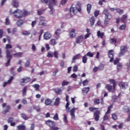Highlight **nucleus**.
Wrapping results in <instances>:
<instances>
[{"instance_id":"0eeeda50","label":"nucleus","mask_w":130,"mask_h":130,"mask_svg":"<svg viewBox=\"0 0 130 130\" xmlns=\"http://www.w3.org/2000/svg\"><path fill=\"white\" fill-rule=\"evenodd\" d=\"M67 112H70V115L71 116L72 119H75V113L76 109L75 108H73L72 110H70V108L69 107L68 108H66Z\"/></svg>"},{"instance_id":"c756f323","label":"nucleus","mask_w":130,"mask_h":130,"mask_svg":"<svg viewBox=\"0 0 130 130\" xmlns=\"http://www.w3.org/2000/svg\"><path fill=\"white\" fill-rule=\"evenodd\" d=\"M112 119L113 120H117L118 119V115L116 113H113L112 114Z\"/></svg>"},{"instance_id":"79ce46f5","label":"nucleus","mask_w":130,"mask_h":130,"mask_svg":"<svg viewBox=\"0 0 130 130\" xmlns=\"http://www.w3.org/2000/svg\"><path fill=\"white\" fill-rule=\"evenodd\" d=\"M87 56L85 55L84 56L82 57V62L84 63H86L87 62Z\"/></svg>"},{"instance_id":"412c9836","label":"nucleus","mask_w":130,"mask_h":130,"mask_svg":"<svg viewBox=\"0 0 130 130\" xmlns=\"http://www.w3.org/2000/svg\"><path fill=\"white\" fill-rule=\"evenodd\" d=\"M51 38V35L48 32H46L44 34V38L45 40H49Z\"/></svg>"},{"instance_id":"09e8293b","label":"nucleus","mask_w":130,"mask_h":130,"mask_svg":"<svg viewBox=\"0 0 130 130\" xmlns=\"http://www.w3.org/2000/svg\"><path fill=\"white\" fill-rule=\"evenodd\" d=\"M30 60H28L25 62V67L28 68L30 66Z\"/></svg>"},{"instance_id":"6e6d98bb","label":"nucleus","mask_w":130,"mask_h":130,"mask_svg":"<svg viewBox=\"0 0 130 130\" xmlns=\"http://www.w3.org/2000/svg\"><path fill=\"white\" fill-rule=\"evenodd\" d=\"M47 56L48 57H53V54L50 51H49V52H48V54H47Z\"/></svg>"},{"instance_id":"a18cd8bd","label":"nucleus","mask_w":130,"mask_h":130,"mask_svg":"<svg viewBox=\"0 0 130 130\" xmlns=\"http://www.w3.org/2000/svg\"><path fill=\"white\" fill-rule=\"evenodd\" d=\"M34 88H35L36 90H38L40 88V85L39 84H36L32 86Z\"/></svg>"},{"instance_id":"5701e85b","label":"nucleus","mask_w":130,"mask_h":130,"mask_svg":"<svg viewBox=\"0 0 130 130\" xmlns=\"http://www.w3.org/2000/svg\"><path fill=\"white\" fill-rule=\"evenodd\" d=\"M22 81L20 82V84L24 83H27L30 81V79L29 77H25L21 79Z\"/></svg>"},{"instance_id":"f8f14e48","label":"nucleus","mask_w":130,"mask_h":130,"mask_svg":"<svg viewBox=\"0 0 130 130\" xmlns=\"http://www.w3.org/2000/svg\"><path fill=\"white\" fill-rule=\"evenodd\" d=\"M108 55L109 57L111 58V59L110 60V62H112L114 60L113 50H109L108 53Z\"/></svg>"},{"instance_id":"69168bd1","label":"nucleus","mask_w":130,"mask_h":130,"mask_svg":"<svg viewBox=\"0 0 130 130\" xmlns=\"http://www.w3.org/2000/svg\"><path fill=\"white\" fill-rule=\"evenodd\" d=\"M91 34V33H88V34H87L86 35H85L84 39L86 40L87 38H88L90 36Z\"/></svg>"},{"instance_id":"3c124183","label":"nucleus","mask_w":130,"mask_h":130,"mask_svg":"<svg viewBox=\"0 0 130 130\" xmlns=\"http://www.w3.org/2000/svg\"><path fill=\"white\" fill-rule=\"evenodd\" d=\"M126 28V25L125 24H122L121 25L120 27H119V29L120 30H124Z\"/></svg>"},{"instance_id":"5fc2aeb1","label":"nucleus","mask_w":130,"mask_h":130,"mask_svg":"<svg viewBox=\"0 0 130 130\" xmlns=\"http://www.w3.org/2000/svg\"><path fill=\"white\" fill-rule=\"evenodd\" d=\"M44 10L42 9H40L37 12H38V14L39 15H41L42 14H43L44 13Z\"/></svg>"},{"instance_id":"473e14b6","label":"nucleus","mask_w":130,"mask_h":130,"mask_svg":"<svg viewBox=\"0 0 130 130\" xmlns=\"http://www.w3.org/2000/svg\"><path fill=\"white\" fill-rule=\"evenodd\" d=\"M50 44L52 46H55L57 44V42L55 39H52L50 41Z\"/></svg>"},{"instance_id":"72a5a7b5","label":"nucleus","mask_w":130,"mask_h":130,"mask_svg":"<svg viewBox=\"0 0 130 130\" xmlns=\"http://www.w3.org/2000/svg\"><path fill=\"white\" fill-rule=\"evenodd\" d=\"M60 99L59 98L57 97L56 100H55V101L54 102V105L55 106H58L59 105V103H60Z\"/></svg>"},{"instance_id":"6ab92c4d","label":"nucleus","mask_w":130,"mask_h":130,"mask_svg":"<svg viewBox=\"0 0 130 130\" xmlns=\"http://www.w3.org/2000/svg\"><path fill=\"white\" fill-rule=\"evenodd\" d=\"M123 111L125 112V113H130V108L127 106H124L123 108Z\"/></svg>"},{"instance_id":"f03ea898","label":"nucleus","mask_w":130,"mask_h":130,"mask_svg":"<svg viewBox=\"0 0 130 130\" xmlns=\"http://www.w3.org/2000/svg\"><path fill=\"white\" fill-rule=\"evenodd\" d=\"M42 3L48 4L49 3L48 7L50 9V13L51 14H53L54 12L53 6H56L57 2L55 0H41Z\"/></svg>"},{"instance_id":"9d476101","label":"nucleus","mask_w":130,"mask_h":130,"mask_svg":"<svg viewBox=\"0 0 130 130\" xmlns=\"http://www.w3.org/2000/svg\"><path fill=\"white\" fill-rule=\"evenodd\" d=\"M81 7L80 6L79 8H77V7H72L70 8V12H73V13L75 15H76L78 12H81Z\"/></svg>"},{"instance_id":"49530a36","label":"nucleus","mask_w":130,"mask_h":130,"mask_svg":"<svg viewBox=\"0 0 130 130\" xmlns=\"http://www.w3.org/2000/svg\"><path fill=\"white\" fill-rule=\"evenodd\" d=\"M86 56H89L90 57H92L94 55L93 53H91L90 52H88L86 55Z\"/></svg>"},{"instance_id":"dca6fc26","label":"nucleus","mask_w":130,"mask_h":130,"mask_svg":"<svg viewBox=\"0 0 130 130\" xmlns=\"http://www.w3.org/2000/svg\"><path fill=\"white\" fill-rule=\"evenodd\" d=\"M119 86L120 87H122L123 89H125L126 87L128 86V85L127 82H120L119 83Z\"/></svg>"},{"instance_id":"bb28decb","label":"nucleus","mask_w":130,"mask_h":130,"mask_svg":"<svg viewBox=\"0 0 130 130\" xmlns=\"http://www.w3.org/2000/svg\"><path fill=\"white\" fill-rule=\"evenodd\" d=\"M54 91L56 94H61L62 93V89L60 88H55Z\"/></svg>"},{"instance_id":"4468645a","label":"nucleus","mask_w":130,"mask_h":130,"mask_svg":"<svg viewBox=\"0 0 130 130\" xmlns=\"http://www.w3.org/2000/svg\"><path fill=\"white\" fill-rule=\"evenodd\" d=\"M39 20L40 22L39 23V25L46 26V23L45 22V18L44 17H40Z\"/></svg>"},{"instance_id":"1a4fd4ad","label":"nucleus","mask_w":130,"mask_h":130,"mask_svg":"<svg viewBox=\"0 0 130 130\" xmlns=\"http://www.w3.org/2000/svg\"><path fill=\"white\" fill-rule=\"evenodd\" d=\"M127 50V47L126 46H122L120 47V52L119 53V57H121L124 55L125 52Z\"/></svg>"},{"instance_id":"9b49d317","label":"nucleus","mask_w":130,"mask_h":130,"mask_svg":"<svg viewBox=\"0 0 130 130\" xmlns=\"http://www.w3.org/2000/svg\"><path fill=\"white\" fill-rule=\"evenodd\" d=\"M15 78L13 76H11L10 78L7 81V82H5L3 84V86L4 87H6L7 85L11 84L12 83V81L14 80Z\"/></svg>"},{"instance_id":"39448f33","label":"nucleus","mask_w":130,"mask_h":130,"mask_svg":"<svg viewBox=\"0 0 130 130\" xmlns=\"http://www.w3.org/2000/svg\"><path fill=\"white\" fill-rule=\"evenodd\" d=\"M45 124L50 127V130H58L59 127L55 126V122L51 120L45 121Z\"/></svg>"},{"instance_id":"e433bc0d","label":"nucleus","mask_w":130,"mask_h":130,"mask_svg":"<svg viewBox=\"0 0 130 130\" xmlns=\"http://www.w3.org/2000/svg\"><path fill=\"white\" fill-rule=\"evenodd\" d=\"M23 23H24L23 20L20 19V20H18V21L17 22L16 24H17V25H18L19 26H21L23 24Z\"/></svg>"},{"instance_id":"cd10ccee","label":"nucleus","mask_w":130,"mask_h":130,"mask_svg":"<svg viewBox=\"0 0 130 130\" xmlns=\"http://www.w3.org/2000/svg\"><path fill=\"white\" fill-rule=\"evenodd\" d=\"M105 88L109 91H111L112 89H113V86H112L110 84H107L105 86Z\"/></svg>"},{"instance_id":"13d9d810","label":"nucleus","mask_w":130,"mask_h":130,"mask_svg":"<svg viewBox=\"0 0 130 130\" xmlns=\"http://www.w3.org/2000/svg\"><path fill=\"white\" fill-rule=\"evenodd\" d=\"M30 14V13L26 11H24L23 12V16H27V15H29Z\"/></svg>"},{"instance_id":"de8ad7c7","label":"nucleus","mask_w":130,"mask_h":130,"mask_svg":"<svg viewBox=\"0 0 130 130\" xmlns=\"http://www.w3.org/2000/svg\"><path fill=\"white\" fill-rule=\"evenodd\" d=\"M100 100L99 99H95L94 100V104L95 105H99L100 104Z\"/></svg>"},{"instance_id":"4be33fe9","label":"nucleus","mask_w":130,"mask_h":130,"mask_svg":"<svg viewBox=\"0 0 130 130\" xmlns=\"http://www.w3.org/2000/svg\"><path fill=\"white\" fill-rule=\"evenodd\" d=\"M76 33L75 30L74 29H72L70 32V36L71 39H73L75 37Z\"/></svg>"},{"instance_id":"423d86ee","label":"nucleus","mask_w":130,"mask_h":130,"mask_svg":"<svg viewBox=\"0 0 130 130\" xmlns=\"http://www.w3.org/2000/svg\"><path fill=\"white\" fill-rule=\"evenodd\" d=\"M13 14H15L14 16L17 19H21L23 17V12L19 9L14 11Z\"/></svg>"},{"instance_id":"f3484780","label":"nucleus","mask_w":130,"mask_h":130,"mask_svg":"<svg viewBox=\"0 0 130 130\" xmlns=\"http://www.w3.org/2000/svg\"><path fill=\"white\" fill-rule=\"evenodd\" d=\"M53 101L51 99L47 98L45 101V104L46 106H51Z\"/></svg>"},{"instance_id":"4c0bfd02","label":"nucleus","mask_w":130,"mask_h":130,"mask_svg":"<svg viewBox=\"0 0 130 130\" xmlns=\"http://www.w3.org/2000/svg\"><path fill=\"white\" fill-rule=\"evenodd\" d=\"M26 91H27V87L26 86H25L22 90V95L23 96H25L26 95Z\"/></svg>"},{"instance_id":"a19ab883","label":"nucleus","mask_w":130,"mask_h":130,"mask_svg":"<svg viewBox=\"0 0 130 130\" xmlns=\"http://www.w3.org/2000/svg\"><path fill=\"white\" fill-rule=\"evenodd\" d=\"M61 32V30L60 29H57L56 31L55 32V34L57 36V38L56 39H58L59 38V34H60Z\"/></svg>"},{"instance_id":"8fccbe9b","label":"nucleus","mask_w":130,"mask_h":130,"mask_svg":"<svg viewBox=\"0 0 130 130\" xmlns=\"http://www.w3.org/2000/svg\"><path fill=\"white\" fill-rule=\"evenodd\" d=\"M98 68L99 70H103L104 69V64H101L100 66H99Z\"/></svg>"},{"instance_id":"c03bdc74","label":"nucleus","mask_w":130,"mask_h":130,"mask_svg":"<svg viewBox=\"0 0 130 130\" xmlns=\"http://www.w3.org/2000/svg\"><path fill=\"white\" fill-rule=\"evenodd\" d=\"M96 25L97 26H101V27L103 28L104 26L103 25V23L100 21V20H99L97 23H96Z\"/></svg>"},{"instance_id":"f704fd0d","label":"nucleus","mask_w":130,"mask_h":130,"mask_svg":"<svg viewBox=\"0 0 130 130\" xmlns=\"http://www.w3.org/2000/svg\"><path fill=\"white\" fill-rule=\"evenodd\" d=\"M20 115L21 116V117L24 119V120H27V119H28V118L27 117V116L24 114V113H21Z\"/></svg>"},{"instance_id":"b1692460","label":"nucleus","mask_w":130,"mask_h":130,"mask_svg":"<svg viewBox=\"0 0 130 130\" xmlns=\"http://www.w3.org/2000/svg\"><path fill=\"white\" fill-rule=\"evenodd\" d=\"M26 127L25 125L19 124L17 126V130H25Z\"/></svg>"},{"instance_id":"c9c22d12","label":"nucleus","mask_w":130,"mask_h":130,"mask_svg":"<svg viewBox=\"0 0 130 130\" xmlns=\"http://www.w3.org/2000/svg\"><path fill=\"white\" fill-rule=\"evenodd\" d=\"M117 39H114V38H111L110 41V44H115V45L116 46V43H117Z\"/></svg>"},{"instance_id":"338daca9","label":"nucleus","mask_w":130,"mask_h":130,"mask_svg":"<svg viewBox=\"0 0 130 130\" xmlns=\"http://www.w3.org/2000/svg\"><path fill=\"white\" fill-rule=\"evenodd\" d=\"M67 2H68V0H62L61 1L60 4L62 5H64Z\"/></svg>"},{"instance_id":"20e7f679","label":"nucleus","mask_w":130,"mask_h":130,"mask_svg":"<svg viewBox=\"0 0 130 130\" xmlns=\"http://www.w3.org/2000/svg\"><path fill=\"white\" fill-rule=\"evenodd\" d=\"M98 109V108H95L94 107H90L89 108V110L90 111V112H92V111H94V110H96V111L93 113V116L95 121H99L100 117V111L97 110Z\"/></svg>"},{"instance_id":"4d7b16f0","label":"nucleus","mask_w":130,"mask_h":130,"mask_svg":"<svg viewBox=\"0 0 130 130\" xmlns=\"http://www.w3.org/2000/svg\"><path fill=\"white\" fill-rule=\"evenodd\" d=\"M68 84H69V82L68 81H63L62 82V84H61L62 86H66V85H68Z\"/></svg>"},{"instance_id":"7ed1b4c3","label":"nucleus","mask_w":130,"mask_h":130,"mask_svg":"<svg viewBox=\"0 0 130 130\" xmlns=\"http://www.w3.org/2000/svg\"><path fill=\"white\" fill-rule=\"evenodd\" d=\"M104 15H105V20H104V24L107 25L109 24V21L111 20L112 18V16L111 15L109 10L107 9H105L103 12Z\"/></svg>"},{"instance_id":"864d4df0","label":"nucleus","mask_w":130,"mask_h":130,"mask_svg":"<svg viewBox=\"0 0 130 130\" xmlns=\"http://www.w3.org/2000/svg\"><path fill=\"white\" fill-rule=\"evenodd\" d=\"M122 66L123 65L121 63H118V64H117V69L118 70H120L122 69Z\"/></svg>"},{"instance_id":"a878e982","label":"nucleus","mask_w":130,"mask_h":130,"mask_svg":"<svg viewBox=\"0 0 130 130\" xmlns=\"http://www.w3.org/2000/svg\"><path fill=\"white\" fill-rule=\"evenodd\" d=\"M12 5L14 7L18 8V7H19V2L17 0H13L12 1Z\"/></svg>"},{"instance_id":"774afa93","label":"nucleus","mask_w":130,"mask_h":130,"mask_svg":"<svg viewBox=\"0 0 130 130\" xmlns=\"http://www.w3.org/2000/svg\"><path fill=\"white\" fill-rule=\"evenodd\" d=\"M73 71L74 72H76L78 71V67L77 66H75L73 68Z\"/></svg>"},{"instance_id":"58836bf2","label":"nucleus","mask_w":130,"mask_h":130,"mask_svg":"<svg viewBox=\"0 0 130 130\" xmlns=\"http://www.w3.org/2000/svg\"><path fill=\"white\" fill-rule=\"evenodd\" d=\"M116 12L118 13L119 15H121L123 13V11L119 8H116Z\"/></svg>"},{"instance_id":"2f4dec72","label":"nucleus","mask_w":130,"mask_h":130,"mask_svg":"<svg viewBox=\"0 0 130 130\" xmlns=\"http://www.w3.org/2000/svg\"><path fill=\"white\" fill-rule=\"evenodd\" d=\"M91 8H92V6H91V4H87V11L88 14H90Z\"/></svg>"},{"instance_id":"e2e57ef3","label":"nucleus","mask_w":130,"mask_h":130,"mask_svg":"<svg viewBox=\"0 0 130 130\" xmlns=\"http://www.w3.org/2000/svg\"><path fill=\"white\" fill-rule=\"evenodd\" d=\"M10 20H9V19L6 18L5 20V24L7 25H10Z\"/></svg>"},{"instance_id":"a211bd4d","label":"nucleus","mask_w":130,"mask_h":130,"mask_svg":"<svg viewBox=\"0 0 130 130\" xmlns=\"http://www.w3.org/2000/svg\"><path fill=\"white\" fill-rule=\"evenodd\" d=\"M108 81L111 84H113V90L114 91L115 89V86L116 84V81L114 79H109Z\"/></svg>"},{"instance_id":"603ef678","label":"nucleus","mask_w":130,"mask_h":130,"mask_svg":"<svg viewBox=\"0 0 130 130\" xmlns=\"http://www.w3.org/2000/svg\"><path fill=\"white\" fill-rule=\"evenodd\" d=\"M63 117H64L63 121L65 122V123H68V121L67 119V117L65 114H63Z\"/></svg>"},{"instance_id":"ddd939ff","label":"nucleus","mask_w":130,"mask_h":130,"mask_svg":"<svg viewBox=\"0 0 130 130\" xmlns=\"http://www.w3.org/2000/svg\"><path fill=\"white\" fill-rule=\"evenodd\" d=\"M84 37L83 35H80L76 38V43L77 44H80L83 41Z\"/></svg>"},{"instance_id":"052dcab7","label":"nucleus","mask_w":130,"mask_h":130,"mask_svg":"<svg viewBox=\"0 0 130 130\" xmlns=\"http://www.w3.org/2000/svg\"><path fill=\"white\" fill-rule=\"evenodd\" d=\"M82 84H83V86L88 85V80H85L83 81V82H82Z\"/></svg>"},{"instance_id":"37998d69","label":"nucleus","mask_w":130,"mask_h":130,"mask_svg":"<svg viewBox=\"0 0 130 130\" xmlns=\"http://www.w3.org/2000/svg\"><path fill=\"white\" fill-rule=\"evenodd\" d=\"M30 34V32L29 31L24 30L22 32V35L24 36H28Z\"/></svg>"},{"instance_id":"393cba45","label":"nucleus","mask_w":130,"mask_h":130,"mask_svg":"<svg viewBox=\"0 0 130 130\" xmlns=\"http://www.w3.org/2000/svg\"><path fill=\"white\" fill-rule=\"evenodd\" d=\"M23 53L22 52H17L13 54V56L15 57L20 58L22 56Z\"/></svg>"},{"instance_id":"7c9ffc66","label":"nucleus","mask_w":130,"mask_h":130,"mask_svg":"<svg viewBox=\"0 0 130 130\" xmlns=\"http://www.w3.org/2000/svg\"><path fill=\"white\" fill-rule=\"evenodd\" d=\"M95 22V18L93 16H92L90 19V26L92 27Z\"/></svg>"},{"instance_id":"c85d7f7f","label":"nucleus","mask_w":130,"mask_h":130,"mask_svg":"<svg viewBox=\"0 0 130 130\" xmlns=\"http://www.w3.org/2000/svg\"><path fill=\"white\" fill-rule=\"evenodd\" d=\"M113 104H111L110 106L108 107V110L106 112V114H109L111 112V109L113 108Z\"/></svg>"},{"instance_id":"bf43d9fd","label":"nucleus","mask_w":130,"mask_h":130,"mask_svg":"<svg viewBox=\"0 0 130 130\" xmlns=\"http://www.w3.org/2000/svg\"><path fill=\"white\" fill-rule=\"evenodd\" d=\"M108 119H109V116L107 115V114H106L105 113V115L103 118V120L104 121H105L106 120H108Z\"/></svg>"},{"instance_id":"f257e3e1","label":"nucleus","mask_w":130,"mask_h":130,"mask_svg":"<svg viewBox=\"0 0 130 130\" xmlns=\"http://www.w3.org/2000/svg\"><path fill=\"white\" fill-rule=\"evenodd\" d=\"M13 46L11 44H6L5 48L6 49V57L8 59L7 62L6 63V66L8 67L11 64V60L13 58L11 53L13 52V50H9V49H12Z\"/></svg>"},{"instance_id":"ea45409f","label":"nucleus","mask_w":130,"mask_h":130,"mask_svg":"<svg viewBox=\"0 0 130 130\" xmlns=\"http://www.w3.org/2000/svg\"><path fill=\"white\" fill-rule=\"evenodd\" d=\"M80 56V54H77L76 56H75L73 58V62H74V61L78 59L79 58Z\"/></svg>"},{"instance_id":"aec40b11","label":"nucleus","mask_w":130,"mask_h":130,"mask_svg":"<svg viewBox=\"0 0 130 130\" xmlns=\"http://www.w3.org/2000/svg\"><path fill=\"white\" fill-rule=\"evenodd\" d=\"M97 36L98 38H100L101 39H103L105 37V33L104 32H101L100 30H98L97 31Z\"/></svg>"},{"instance_id":"680f3d73","label":"nucleus","mask_w":130,"mask_h":130,"mask_svg":"<svg viewBox=\"0 0 130 130\" xmlns=\"http://www.w3.org/2000/svg\"><path fill=\"white\" fill-rule=\"evenodd\" d=\"M58 51H54V56L56 58H58Z\"/></svg>"},{"instance_id":"0e129e2a","label":"nucleus","mask_w":130,"mask_h":130,"mask_svg":"<svg viewBox=\"0 0 130 130\" xmlns=\"http://www.w3.org/2000/svg\"><path fill=\"white\" fill-rule=\"evenodd\" d=\"M53 119L54 120H58V116L57 113H56L55 115L53 117Z\"/></svg>"},{"instance_id":"6e6552de","label":"nucleus","mask_w":130,"mask_h":130,"mask_svg":"<svg viewBox=\"0 0 130 130\" xmlns=\"http://www.w3.org/2000/svg\"><path fill=\"white\" fill-rule=\"evenodd\" d=\"M2 107L4 108V110L2 112L3 114H7L8 112H10V109H11L10 105H7V103H4L2 105Z\"/></svg>"},{"instance_id":"2eb2a0df","label":"nucleus","mask_w":130,"mask_h":130,"mask_svg":"<svg viewBox=\"0 0 130 130\" xmlns=\"http://www.w3.org/2000/svg\"><path fill=\"white\" fill-rule=\"evenodd\" d=\"M90 91V87H83L82 89V93L84 95H86Z\"/></svg>"}]
</instances>
